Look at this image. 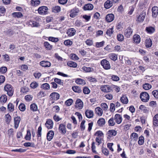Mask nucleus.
I'll return each instance as SVG.
<instances>
[{
  "label": "nucleus",
  "mask_w": 158,
  "mask_h": 158,
  "mask_svg": "<svg viewBox=\"0 0 158 158\" xmlns=\"http://www.w3.org/2000/svg\"><path fill=\"white\" fill-rule=\"evenodd\" d=\"M4 90L7 92V94L10 96H12L14 93V89L12 86L9 84L6 85L4 87Z\"/></svg>",
  "instance_id": "f257e3e1"
},
{
  "label": "nucleus",
  "mask_w": 158,
  "mask_h": 158,
  "mask_svg": "<svg viewBox=\"0 0 158 158\" xmlns=\"http://www.w3.org/2000/svg\"><path fill=\"white\" fill-rule=\"evenodd\" d=\"M50 100L52 104L54 103L55 101L58 100L60 97V95L57 93L54 92L51 93L50 95Z\"/></svg>",
  "instance_id": "f03ea898"
},
{
  "label": "nucleus",
  "mask_w": 158,
  "mask_h": 158,
  "mask_svg": "<svg viewBox=\"0 0 158 158\" xmlns=\"http://www.w3.org/2000/svg\"><path fill=\"white\" fill-rule=\"evenodd\" d=\"M48 9L47 6H42L39 7L38 10V13L42 15H46L48 13Z\"/></svg>",
  "instance_id": "7ed1b4c3"
},
{
  "label": "nucleus",
  "mask_w": 158,
  "mask_h": 158,
  "mask_svg": "<svg viewBox=\"0 0 158 158\" xmlns=\"http://www.w3.org/2000/svg\"><path fill=\"white\" fill-rule=\"evenodd\" d=\"M140 97L141 100L144 102H148L149 98L148 94L146 92H143L141 93Z\"/></svg>",
  "instance_id": "20e7f679"
},
{
  "label": "nucleus",
  "mask_w": 158,
  "mask_h": 158,
  "mask_svg": "<svg viewBox=\"0 0 158 158\" xmlns=\"http://www.w3.org/2000/svg\"><path fill=\"white\" fill-rule=\"evenodd\" d=\"M132 32L133 30L130 27H129L124 30V34L126 37L127 38H129L132 35Z\"/></svg>",
  "instance_id": "39448f33"
},
{
  "label": "nucleus",
  "mask_w": 158,
  "mask_h": 158,
  "mask_svg": "<svg viewBox=\"0 0 158 158\" xmlns=\"http://www.w3.org/2000/svg\"><path fill=\"white\" fill-rule=\"evenodd\" d=\"M102 91L105 93H109L112 91L111 86L108 85H102L100 87Z\"/></svg>",
  "instance_id": "423d86ee"
},
{
  "label": "nucleus",
  "mask_w": 158,
  "mask_h": 158,
  "mask_svg": "<svg viewBox=\"0 0 158 158\" xmlns=\"http://www.w3.org/2000/svg\"><path fill=\"white\" fill-rule=\"evenodd\" d=\"M101 64L105 69H109L110 68L109 62L105 59L101 61Z\"/></svg>",
  "instance_id": "0eeeda50"
},
{
  "label": "nucleus",
  "mask_w": 158,
  "mask_h": 158,
  "mask_svg": "<svg viewBox=\"0 0 158 158\" xmlns=\"http://www.w3.org/2000/svg\"><path fill=\"white\" fill-rule=\"evenodd\" d=\"M45 127L48 129H51L53 127V123L50 119H47L45 123Z\"/></svg>",
  "instance_id": "6e6552de"
},
{
  "label": "nucleus",
  "mask_w": 158,
  "mask_h": 158,
  "mask_svg": "<svg viewBox=\"0 0 158 158\" xmlns=\"http://www.w3.org/2000/svg\"><path fill=\"white\" fill-rule=\"evenodd\" d=\"M58 129L62 134L63 135L65 134L66 133L65 124H60L59 126Z\"/></svg>",
  "instance_id": "1a4fd4ad"
},
{
  "label": "nucleus",
  "mask_w": 158,
  "mask_h": 158,
  "mask_svg": "<svg viewBox=\"0 0 158 158\" xmlns=\"http://www.w3.org/2000/svg\"><path fill=\"white\" fill-rule=\"evenodd\" d=\"M102 109L99 107V116L102 115L103 114L102 110L106 111L108 109V106L106 103H102L101 104Z\"/></svg>",
  "instance_id": "9d476101"
},
{
  "label": "nucleus",
  "mask_w": 158,
  "mask_h": 158,
  "mask_svg": "<svg viewBox=\"0 0 158 158\" xmlns=\"http://www.w3.org/2000/svg\"><path fill=\"white\" fill-rule=\"evenodd\" d=\"M114 119L115 122L118 124L121 123L122 121V116L119 114H116L114 115Z\"/></svg>",
  "instance_id": "9b49d317"
},
{
  "label": "nucleus",
  "mask_w": 158,
  "mask_h": 158,
  "mask_svg": "<svg viewBox=\"0 0 158 158\" xmlns=\"http://www.w3.org/2000/svg\"><path fill=\"white\" fill-rule=\"evenodd\" d=\"M108 77L109 79L114 81H118L120 80V78L118 76L113 74H109L108 75Z\"/></svg>",
  "instance_id": "f8f14e48"
},
{
  "label": "nucleus",
  "mask_w": 158,
  "mask_h": 158,
  "mask_svg": "<svg viewBox=\"0 0 158 158\" xmlns=\"http://www.w3.org/2000/svg\"><path fill=\"white\" fill-rule=\"evenodd\" d=\"M21 120V118L19 116L15 117L14 118V127L17 129L19 127V124Z\"/></svg>",
  "instance_id": "ddd939ff"
},
{
  "label": "nucleus",
  "mask_w": 158,
  "mask_h": 158,
  "mask_svg": "<svg viewBox=\"0 0 158 158\" xmlns=\"http://www.w3.org/2000/svg\"><path fill=\"white\" fill-rule=\"evenodd\" d=\"M76 33V30L73 28H70L66 32V34L69 36H72L74 35Z\"/></svg>",
  "instance_id": "4468645a"
},
{
  "label": "nucleus",
  "mask_w": 158,
  "mask_h": 158,
  "mask_svg": "<svg viewBox=\"0 0 158 158\" xmlns=\"http://www.w3.org/2000/svg\"><path fill=\"white\" fill-rule=\"evenodd\" d=\"M76 107L79 109H81L83 106V103L82 101L80 99H78L76 102Z\"/></svg>",
  "instance_id": "2eb2a0df"
},
{
  "label": "nucleus",
  "mask_w": 158,
  "mask_h": 158,
  "mask_svg": "<svg viewBox=\"0 0 158 158\" xmlns=\"http://www.w3.org/2000/svg\"><path fill=\"white\" fill-rule=\"evenodd\" d=\"M85 114L86 116L88 118H92L94 115L93 111L90 110H85Z\"/></svg>",
  "instance_id": "dca6fc26"
},
{
  "label": "nucleus",
  "mask_w": 158,
  "mask_h": 158,
  "mask_svg": "<svg viewBox=\"0 0 158 158\" xmlns=\"http://www.w3.org/2000/svg\"><path fill=\"white\" fill-rule=\"evenodd\" d=\"M79 10L78 9L74 8L72 10L70 11V16L72 18L75 17L79 12Z\"/></svg>",
  "instance_id": "f3484780"
},
{
  "label": "nucleus",
  "mask_w": 158,
  "mask_h": 158,
  "mask_svg": "<svg viewBox=\"0 0 158 158\" xmlns=\"http://www.w3.org/2000/svg\"><path fill=\"white\" fill-rule=\"evenodd\" d=\"M152 16L154 18L156 17L158 14V7L156 6H153L152 9Z\"/></svg>",
  "instance_id": "a211bd4d"
},
{
  "label": "nucleus",
  "mask_w": 158,
  "mask_h": 158,
  "mask_svg": "<svg viewBox=\"0 0 158 158\" xmlns=\"http://www.w3.org/2000/svg\"><path fill=\"white\" fill-rule=\"evenodd\" d=\"M114 19V15L112 14H110L107 15L106 17V21L108 22L112 21Z\"/></svg>",
  "instance_id": "6ab92c4d"
},
{
  "label": "nucleus",
  "mask_w": 158,
  "mask_h": 158,
  "mask_svg": "<svg viewBox=\"0 0 158 158\" xmlns=\"http://www.w3.org/2000/svg\"><path fill=\"white\" fill-rule=\"evenodd\" d=\"M54 135V131L52 130L48 132L47 135V139L48 141L51 140L53 138Z\"/></svg>",
  "instance_id": "aec40b11"
},
{
  "label": "nucleus",
  "mask_w": 158,
  "mask_h": 158,
  "mask_svg": "<svg viewBox=\"0 0 158 158\" xmlns=\"http://www.w3.org/2000/svg\"><path fill=\"white\" fill-rule=\"evenodd\" d=\"M133 41L136 44H139L140 42V38L139 35L135 34L133 36Z\"/></svg>",
  "instance_id": "412c9836"
},
{
  "label": "nucleus",
  "mask_w": 158,
  "mask_h": 158,
  "mask_svg": "<svg viewBox=\"0 0 158 158\" xmlns=\"http://www.w3.org/2000/svg\"><path fill=\"white\" fill-rule=\"evenodd\" d=\"M75 82L77 84L81 85L82 86H83L86 84L85 81L81 78H76Z\"/></svg>",
  "instance_id": "4be33fe9"
},
{
  "label": "nucleus",
  "mask_w": 158,
  "mask_h": 158,
  "mask_svg": "<svg viewBox=\"0 0 158 158\" xmlns=\"http://www.w3.org/2000/svg\"><path fill=\"white\" fill-rule=\"evenodd\" d=\"M113 5L112 0H107L104 3V7L106 9H109Z\"/></svg>",
  "instance_id": "5701e85b"
},
{
  "label": "nucleus",
  "mask_w": 158,
  "mask_h": 158,
  "mask_svg": "<svg viewBox=\"0 0 158 158\" xmlns=\"http://www.w3.org/2000/svg\"><path fill=\"white\" fill-rule=\"evenodd\" d=\"M40 64L44 67H49L51 65V63L48 61H42L40 62Z\"/></svg>",
  "instance_id": "b1692460"
},
{
  "label": "nucleus",
  "mask_w": 158,
  "mask_h": 158,
  "mask_svg": "<svg viewBox=\"0 0 158 158\" xmlns=\"http://www.w3.org/2000/svg\"><path fill=\"white\" fill-rule=\"evenodd\" d=\"M29 25L31 27H38L39 26V23L35 20H31L28 22Z\"/></svg>",
  "instance_id": "393cba45"
},
{
  "label": "nucleus",
  "mask_w": 158,
  "mask_h": 158,
  "mask_svg": "<svg viewBox=\"0 0 158 158\" xmlns=\"http://www.w3.org/2000/svg\"><path fill=\"white\" fill-rule=\"evenodd\" d=\"M145 15L146 13L145 12H142L137 18V20L139 22H143L145 18Z\"/></svg>",
  "instance_id": "a878e982"
},
{
  "label": "nucleus",
  "mask_w": 158,
  "mask_h": 158,
  "mask_svg": "<svg viewBox=\"0 0 158 158\" xmlns=\"http://www.w3.org/2000/svg\"><path fill=\"white\" fill-rule=\"evenodd\" d=\"M44 46L45 48L48 50H51L53 46L51 45L48 42L45 41L44 43Z\"/></svg>",
  "instance_id": "bb28decb"
},
{
  "label": "nucleus",
  "mask_w": 158,
  "mask_h": 158,
  "mask_svg": "<svg viewBox=\"0 0 158 158\" xmlns=\"http://www.w3.org/2000/svg\"><path fill=\"white\" fill-rule=\"evenodd\" d=\"M114 32V27H112L107 29L106 32V34L109 37L112 36Z\"/></svg>",
  "instance_id": "cd10ccee"
},
{
  "label": "nucleus",
  "mask_w": 158,
  "mask_h": 158,
  "mask_svg": "<svg viewBox=\"0 0 158 158\" xmlns=\"http://www.w3.org/2000/svg\"><path fill=\"white\" fill-rule=\"evenodd\" d=\"M120 100L121 102L123 104H127L128 102L127 97L125 95H123L121 97Z\"/></svg>",
  "instance_id": "c85d7f7f"
},
{
  "label": "nucleus",
  "mask_w": 158,
  "mask_h": 158,
  "mask_svg": "<svg viewBox=\"0 0 158 158\" xmlns=\"http://www.w3.org/2000/svg\"><path fill=\"white\" fill-rule=\"evenodd\" d=\"M83 71L85 72H91L94 71V69L93 68L90 67H87L85 66H84L82 68Z\"/></svg>",
  "instance_id": "c756f323"
},
{
  "label": "nucleus",
  "mask_w": 158,
  "mask_h": 158,
  "mask_svg": "<svg viewBox=\"0 0 158 158\" xmlns=\"http://www.w3.org/2000/svg\"><path fill=\"white\" fill-rule=\"evenodd\" d=\"M93 8V5L91 4H88L85 5L84 9L85 10H91Z\"/></svg>",
  "instance_id": "7c9ffc66"
},
{
  "label": "nucleus",
  "mask_w": 158,
  "mask_h": 158,
  "mask_svg": "<svg viewBox=\"0 0 158 158\" xmlns=\"http://www.w3.org/2000/svg\"><path fill=\"white\" fill-rule=\"evenodd\" d=\"M139 109L145 113H148L149 112L148 108L143 105H140Z\"/></svg>",
  "instance_id": "2f4dec72"
},
{
  "label": "nucleus",
  "mask_w": 158,
  "mask_h": 158,
  "mask_svg": "<svg viewBox=\"0 0 158 158\" xmlns=\"http://www.w3.org/2000/svg\"><path fill=\"white\" fill-rule=\"evenodd\" d=\"M72 89L76 93H80L82 92L80 87L78 86H73L72 87Z\"/></svg>",
  "instance_id": "473e14b6"
},
{
  "label": "nucleus",
  "mask_w": 158,
  "mask_h": 158,
  "mask_svg": "<svg viewBox=\"0 0 158 158\" xmlns=\"http://www.w3.org/2000/svg\"><path fill=\"white\" fill-rule=\"evenodd\" d=\"M153 123L155 126H158V114L155 115L153 117Z\"/></svg>",
  "instance_id": "72a5a7b5"
},
{
  "label": "nucleus",
  "mask_w": 158,
  "mask_h": 158,
  "mask_svg": "<svg viewBox=\"0 0 158 158\" xmlns=\"http://www.w3.org/2000/svg\"><path fill=\"white\" fill-rule=\"evenodd\" d=\"M145 46L147 48H149L152 45V41L150 38L147 39L145 41Z\"/></svg>",
  "instance_id": "f704fd0d"
},
{
  "label": "nucleus",
  "mask_w": 158,
  "mask_h": 158,
  "mask_svg": "<svg viewBox=\"0 0 158 158\" xmlns=\"http://www.w3.org/2000/svg\"><path fill=\"white\" fill-rule=\"evenodd\" d=\"M130 137L132 140L136 141L138 139V136L137 133L133 132L131 134Z\"/></svg>",
  "instance_id": "c9c22d12"
},
{
  "label": "nucleus",
  "mask_w": 158,
  "mask_h": 158,
  "mask_svg": "<svg viewBox=\"0 0 158 158\" xmlns=\"http://www.w3.org/2000/svg\"><path fill=\"white\" fill-rule=\"evenodd\" d=\"M111 87L112 91V89H113L116 93L119 92L120 90V87L116 85H111Z\"/></svg>",
  "instance_id": "e433bc0d"
},
{
  "label": "nucleus",
  "mask_w": 158,
  "mask_h": 158,
  "mask_svg": "<svg viewBox=\"0 0 158 158\" xmlns=\"http://www.w3.org/2000/svg\"><path fill=\"white\" fill-rule=\"evenodd\" d=\"M114 120L113 117L111 118L108 121L109 125L110 126H113L115 125L116 122L114 121Z\"/></svg>",
  "instance_id": "4c0bfd02"
},
{
  "label": "nucleus",
  "mask_w": 158,
  "mask_h": 158,
  "mask_svg": "<svg viewBox=\"0 0 158 158\" xmlns=\"http://www.w3.org/2000/svg\"><path fill=\"white\" fill-rule=\"evenodd\" d=\"M116 131L114 130H110L108 132V136L110 137L114 136L116 135Z\"/></svg>",
  "instance_id": "58836bf2"
},
{
  "label": "nucleus",
  "mask_w": 158,
  "mask_h": 158,
  "mask_svg": "<svg viewBox=\"0 0 158 158\" xmlns=\"http://www.w3.org/2000/svg\"><path fill=\"white\" fill-rule=\"evenodd\" d=\"M146 30L148 33L152 34L155 31V29L154 27H149L146 28Z\"/></svg>",
  "instance_id": "ea45409f"
},
{
  "label": "nucleus",
  "mask_w": 158,
  "mask_h": 158,
  "mask_svg": "<svg viewBox=\"0 0 158 158\" xmlns=\"http://www.w3.org/2000/svg\"><path fill=\"white\" fill-rule=\"evenodd\" d=\"M61 8L60 6H54L52 8V11L55 13H58L60 11Z\"/></svg>",
  "instance_id": "a19ab883"
},
{
  "label": "nucleus",
  "mask_w": 158,
  "mask_h": 158,
  "mask_svg": "<svg viewBox=\"0 0 158 158\" xmlns=\"http://www.w3.org/2000/svg\"><path fill=\"white\" fill-rule=\"evenodd\" d=\"M31 135L30 130L27 131L26 135L25 137V139L27 140L30 141L31 139Z\"/></svg>",
  "instance_id": "79ce46f5"
},
{
  "label": "nucleus",
  "mask_w": 158,
  "mask_h": 158,
  "mask_svg": "<svg viewBox=\"0 0 158 158\" xmlns=\"http://www.w3.org/2000/svg\"><path fill=\"white\" fill-rule=\"evenodd\" d=\"M67 64L69 66L73 68H76L77 66V64L72 61H69Z\"/></svg>",
  "instance_id": "37998d69"
},
{
  "label": "nucleus",
  "mask_w": 158,
  "mask_h": 158,
  "mask_svg": "<svg viewBox=\"0 0 158 158\" xmlns=\"http://www.w3.org/2000/svg\"><path fill=\"white\" fill-rule=\"evenodd\" d=\"M7 100V96L5 95H2L0 98V101L1 102L5 103Z\"/></svg>",
  "instance_id": "c03bdc74"
},
{
  "label": "nucleus",
  "mask_w": 158,
  "mask_h": 158,
  "mask_svg": "<svg viewBox=\"0 0 158 158\" xmlns=\"http://www.w3.org/2000/svg\"><path fill=\"white\" fill-rule=\"evenodd\" d=\"M109 56L110 59L114 61L116 60L117 59V55L114 53H110L109 54Z\"/></svg>",
  "instance_id": "a18cd8bd"
},
{
  "label": "nucleus",
  "mask_w": 158,
  "mask_h": 158,
  "mask_svg": "<svg viewBox=\"0 0 158 158\" xmlns=\"http://www.w3.org/2000/svg\"><path fill=\"white\" fill-rule=\"evenodd\" d=\"M103 137L104 134L102 131H99V144L104 142Z\"/></svg>",
  "instance_id": "49530a36"
},
{
  "label": "nucleus",
  "mask_w": 158,
  "mask_h": 158,
  "mask_svg": "<svg viewBox=\"0 0 158 158\" xmlns=\"http://www.w3.org/2000/svg\"><path fill=\"white\" fill-rule=\"evenodd\" d=\"M48 40L49 41L54 43H56L59 41V39L58 38H56L51 36L48 37Z\"/></svg>",
  "instance_id": "de8ad7c7"
},
{
  "label": "nucleus",
  "mask_w": 158,
  "mask_h": 158,
  "mask_svg": "<svg viewBox=\"0 0 158 158\" xmlns=\"http://www.w3.org/2000/svg\"><path fill=\"white\" fill-rule=\"evenodd\" d=\"M143 87L144 89L148 90L152 88V85L148 83H146L143 85Z\"/></svg>",
  "instance_id": "09e8293b"
},
{
  "label": "nucleus",
  "mask_w": 158,
  "mask_h": 158,
  "mask_svg": "<svg viewBox=\"0 0 158 158\" xmlns=\"http://www.w3.org/2000/svg\"><path fill=\"white\" fill-rule=\"evenodd\" d=\"M31 110L33 111H35L37 110V106L35 103H33L30 106Z\"/></svg>",
  "instance_id": "8fccbe9b"
},
{
  "label": "nucleus",
  "mask_w": 158,
  "mask_h": 158,
  "mask_svg": "<svg viewBox=\"0 0 158 158\" xmlns=\"http://www.w3.org/2000/svg\"><path fill=\"white\" fill-rule=\"evenodd\" d=\"M7 109L9 111L13 112L14 110V106L12 103H10L7 106Z\"/></svg>",
  "instance_id": "3c124183"
},
{
  "label": "nucleus",
  "mask_w": 158,
  "mask_h": 158,
  "mask_svg": "<svg viewBox=\"0 0 158 158\" xmlns=\"http://www.w3.org/2000/svg\"><path fill=\"white\" fill-rule=\"evenodd\" d=\"M23 145L26 147H35V144L33 143L26 142L23 144Z\"/></svg>",
  "instance_id": "603ef678"
},
{
  "label": "nucleus",
  "mask_w": 158,
  "mask_h": 158,
  "mask_svg": "<svg viewBox=\"0 0 158 158\" xmlns=\"http://www.w3.org/2000/svg\"><path fill=\"white\" fill-rule=\"evenodd\" d=\"M41 87L42 88L45 90H48L50 89V85L47 83L42 84Z\"/></svg>",
  "instance_id": "864d4df0"
},
{
  "label": "nucleus",
  "mask_w": 158,
  "mask_h": 158,
  "mask_svg": "<svg viewBox=\"0 0 158 158\" xmlns=\"http://www.w3.org/2000/svg\"><path fill=\"white\" fill-rule=\"evenodd\" d=\"M83 92L85 94H88L90 93V91L88 87H84L83 88Z\"/></svg>",
  "instance_id": "5fc2aeb1"
},
{
  "label": "nucleus",
  "mask_w": 158,
  "mask_h": 158,
  "mask_svg": "<svg viewBox=\"0 0 158 158\" xmlns=\"http://www.w3.org/2000/svg\"><path fill=\"white\" fill-rule=\"evenodd\" d=\"M31 3L34 6H36L39 5L40 3V0H31Z\"/></svg>",
  "instance_id": "6e6d98bb"
},
{
  "label": "nucleus",
  "mask_w": 158,
  "mask_h": 158,
  "mask_svg": "<svg viewBox=\"0 0 158 158\" xmlns=\"http://www.w3.org/2000/svg\"><path fill=\"white\" fill-rule=\"evenodd\" d=\"M38 86V83L35 81L32 82L30 85V87L31 88L35 89L37 88Z\"/></svg>",
  "instance_id": "4d7b16f0"
},
{
  "label": "nucleus",
  "mask_w": 158,
  "mask_h": 158,
  "mask_svg": "<svg viewBox=\"0 0 158 158\" xmlns=\"http://www.w3.org/2000/svg\"><path fill=\"white\" fill-rule=\"evenodd\" d=\"M12 15L14 17L18 18H21L23 16V15L21 12H14L12 13Z\"/></svg>",
  "instance_id": "13d9d810"
},
{
  "label": "nucleus",
  "mask_w": 158,
  "mask_h": 158,
  "mask_svg": "<svg viewBox=\"0 0 158 158\" xmlns=\"http://www.w3.org/2000/svg\"><path fill=\"white\" fill-rule=\"evenodd\" d=\"M144 143V137L142 136L139 137V140L138 141V144L140 145H141L143 144Z\"/></svg>",
  "instance_id": "bf43d9fd"
},
{
  "label": "nucleus",
  "mask_w": 158,
  "mask_h": 158,
  "mask_svg": "<svg viewBox=\"0 0 158 158\" xmlns=\"http://www.w3.org/2000/svg\"><path fill=\"white\" fill-rule=\"evenodd\" d=\"M19 110L22 111H24L26 109L25 106V104L23 103H21L19 105Z\"/></svg>",
  "instance_id": "052dcab7"
},
{
  "label": "nucleus",
  "mask_w": 158,
  "mask_h": 158,
  "mask_svg": "<svg viewBox=\"0 0 158 158\" xmlns=\"http://www.w3.org/2000/svg\"><path fill=\"white\" fill-rule=\"evenodd\" d=\"M106 121L104 118H99V126H103L105 125Z\"/></svg>",
  "instance_id": "680f3d73"
},
{
  "label": "nucleus",
  "mask_w": 158,
  "mask_h": 158,
  "mask_svg": "<svg viewBox=\"0 0 158 158\" xmlns=\"http://www.w3.org/2000/svg\"><path fill=\"white\" fill-rule=\"evenodd\" d=\"M117 38L118 40L121 42L123 41L124 39L123 35L121 34H118L117 35Z\"/></svg>",
  "instance_id": "e2e57ef3"
},
{
  "label": "nucleus",
  "mask_w": 158,
  "mask_h": 158,
  "mask_svg": "<svg viewBox=\"0 0 158 158\" xmlns=\"http://www.w3.org/2000/svg\"><path fill=\"white\" fill-rule=\"evenodd\" d=\"M73 102V101L72 99H69L65 102V104L67 106H69L72 104Z\"/></svg>",
  "instance_id": "0e129e2a"
},
{
  "label": "nucleus",
  "mask_w": 158,
  "mask_h": 158,
  "mask_svg": "<svg viewBox=\"0 0 158 158\" xmlns=\"http://www.w3.org/2000/svg\"><path fill=\"white\" fill-rule=\"evenodd\" d=\"M85 121L83 120L81 122L80 126V128L81 131H83L85 129Z\"/></svg>",
  "instance_id": "69168bd1"
},
{
  "label": "nucleus",
  "mask_w": 158,
  "mask_h": 158,
  "mask_svg": "<svg viewBox=\"0 0 158 158\" xmlns=\"http://www.w3.org/2000/svg\"><path fill=\"white\" fill-rule=\"evenodd\" d=\"M64 45L67 46L71 45L73 44V42L71 40H65L64 43Z\"/></svg>",
  "instance_id": "338daca9"
},
{
  "label": "nucleus",
  "mask_w": 158,
  "mask_h": 158,
  "mask_svg": "<svg viewBox=\"0 0 158 158\" xmlns=\"http://www.w3.org/2000/svg\"><path fill=\"white\" fill-rule=\"evenodd\" d=\"M152 94L156 99H158V91L157 90H154L152 92Z\"/></svg>",
  "instance_id": "774afa93"
}]
</instances>
